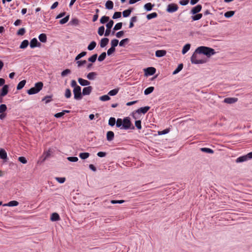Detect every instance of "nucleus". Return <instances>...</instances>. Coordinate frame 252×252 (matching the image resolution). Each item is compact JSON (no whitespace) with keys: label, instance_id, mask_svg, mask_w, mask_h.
<instances>
[{"label":"nucleus","instance_id":"f257e3e1","mask_svg":"<svg viewBox=\"0 0 252 252\" xmlns=\"http://www.w3.org/2000/svg\"><path fill=\"white\" fill-rule=\"evenodd\" d=\"M191 62L194 64H202L206 62V60L202 58V55L197 51V49L191 57Z\"/></svg>","mask_w":252,"mask_h":252},{"label":"nucleus","instance_id":"f03ea898","mask_svg":"<svg viewBox=\"0 0 252 252\" xmlns=\"http://www.w3.org/2000/svg\"><path fill=\"white\" fill-rule=\"evenodd\" d=\"M197 51L201 55L203 54L210 57L215 54L214 49L205 46H200L197 48Z\"/></svg>","mask_w":252,"mask_h":252},{"label":"nucleus","instance_id":"7ed1b4c3","mask_svg":"<svg viewBox=\"0 0 252 252\" xmlns=\"http://www.w3.org/2000/svg\"><path fill=\"white\" fill-rule=\"evenodd\" d=\"M43 84L41 82H39L35 84L34 87L28 90L27 93L30 94H33L38 93L42 90Z\"/></svg>","mask_w":252,"mask_h":252},{"label":"nucleus","instance_id":"20e7f679","mask_svg":"<svg viewBox=\"0 0 252 252\" xmlns=\"http://www.w3.org/2000/svg\"><path fill=\"white\" fill-rule=\"evenodd\" d=\"M121 129H134V126H132L129 117L125 118L123 120V126L121 127Z\"/></svg>","mask_w":252,"mask_h":252},{"label":"nucleus","instance_id":"39448f33","mask_svg":"<svg viewBox=\"0 0 252 252\" xmlns=\"http://www.w3.org/2000/svg\"><path fill=\"white\" fill-rule=\"evenodd\" d=\"M74 98L76 100H80L82 98V93H81V87L74 88L73 90Z\"/></svg>","mask_w":252,"mask_h":252},{"label":"nucleus","instance_id":"423d86ee","mask_svg":"<svg viewBox=\"0 0 252 252\" xmlns=\"http://www.w3.org/2000/svg\"><path fill=\"white\" fill-rule=\"evenodd\" d=\"M178 6L176 4L171 3L168 5L166 11L169 13H173L176 11Z\"/></svg>","mask_w":252,"mask_h":252},{"label":"nucleus","instance_id":"0eeeda50","mask_svg":"<svg viewBox=\"0 0 252 252\" xmlns=\"http://www.w3.org/2000/svg\"><path fill=\"white\" fill-rule=\"evenodd\" d=\"M145 74L146 75H152L156 72V68L153 67H149L145 69Z\"/></svg>","mask_w":252,"mask_h":252},{"label":"nucleus","instance_id":"6e6552de","mask_svg":"<svg viewBox=\"0 0 252 252\" xmlns=\"http://www.w3.org/2000/svg\"><path fill=\"white\" fill-rule=\"evenodd\" d=\"M150 109V107H149V106H145L143 107H141V108L138 109L137 110H136L135 111V113H138V114L142 113V114H144L146 113Z\"/></svg>","mask_w":252,"mask_h":252},{"label":"nucleus","instance_id":"1a4fd4ad","mask_svg":"<svg viewBox=\"0 0 252 252\" xmlns=\"http://www.w3.org/2000/svg\"><path fill=\"white\" fill-rule=\"evenodd\" d=\"M40 46V43L38 42L36 38H34L32 39L30 42V47L32 48H33L35 47H39Z\"/></svg>","mask_w":252,"mask_h":252},{"label":"nucleus","instance_id":"9d476101","mask_svg":"<svg viewBox=\"0 0 252 252\" xmlns=\"http://www.w3.org/2000/svg\"><path fill=\"white\" fill-rule=\"evenodd\" d=\"M92 87L91 86L86 87L83 88L82 94L84 95H89L92 91Z\"/></svg>","mask_w":252,"mask_h":252},{"label":"nucleus","instance_id":"9b49d317","mask_svg":"<svg viewBox=\"0 0 252 252\" xmlns=\"http://www.w3.org/2000/svg\"><path fill=\"white\" fill-rule=\"evenodd\" d=\"M78 81L79 84L82 86H89L90 84V82L89 81L83 79L81 78H79L78 79Z\"/></svg>","mask_w":252,"mask_h":252},{"label":"nucleus","instance_id":"f8f14e48","mask_svg":"<svg viewBox=\"0 0 252 252\" xmlns=\"http://www.w3.org/2000/svg\"><path fill=\"white\" fill-rule=\"evenodd\" d=\"M238 98L235 97H227L224 99V102L228 104H232L237 102Z\"/></svg>","mask_w":252,"mask_h":252},{"label":"nucleus","instance_id":"ddd939ff","mask_svg":"<svg viewBox=\"0 0 252 252\" xmlns=\"http://www.w3.org/2000/svg\"><path fill=\"white\" fill-rule=\"evenodd\" d=\"M201 9L202 6L200 4L197 5L192 8L191 10V13L192 14L197 13L201 11Z\"/></svg>","mask_w":252,"mask_h":252},{"label":"nucleus","instance_id":"4468645a","mask_svg":"<svg viewBox=\"0 0 252 252\" xmlns=\"http://www.w3.org/2000/svg\"><path fill=\"white\" fill-rule=\"evenodd\" d=\"M166 54V51L164 50H159L156 51L155 54L157 57H162L164 56Z\"/></svg>","mask_w":252,"mask_h":252},{"label":"nucleus","instance_id":"2eb2a0df","mask_svg":"<svg viewBox=\"0 0 252 252\" xmlns=\"http://www.w3.org/2000/svg\"><path fill=\"white\" fill-rule=\"evenodd\" d=\"M0 158L3 160H6L7 158V155L6 151L3 149L0 150Z\"/></svg>","mask_w":252,"mask_h":252},{"label":"nucleus","instance_id":"dca6fc26","mask_svg":"<svg viewBox=\"0 0 252 252\" xmlns=\"http://www.w3.org/2000/svg\"><path fill=\"white\" fill-rule=\"evenodd\" d=\"M97 73L95 72H91L88 74L87 76V79L90 80H93L95 79Z\"/></svg>","mask_w":252,"mask_h":252},{"label":"nucleus","instance_id":"f3484780","mask_svg":"<svg viewBox=\"0 0 252 252\" xmlns=\"http://www.w3.org/2000/svg\"><path fill=\"white\" fill-rule=\"evenodd\" d=\"M8 91V86L6 85H4L1 89L0 95L2 96H5V95H6L7 94Z\"/></svg>","mask_w":252,"mask_h":252},{"label":"nucleus","instance_id":"a211bd4d","mask_svg":"<svg viewBox=\"0 0 252 252\" xmlns=\"http://www.w3.org/2000/svg\"><path fill=\"white\" fill-rule=\"evenodd\" d=\"M109 39L107 38H103L101 39L100 46L101 48H104L108 43Z\"/></svg>","mask_w":252,"mask_h":252},{"label":"nucleus","instance_id":"6ab92c4d","mask_svg":"<svg viewBox=\"0 0 252 252\" xmlns=\"http://www.w3.org/2000/svg\"><path fill=\"white\" fill-rule=\"evenodd\" d=\"M107 140L109 141H112L114 137V133L112 131H109L106 134Z\"/></svg>","mask_w":252,"mask_h":252},{"label":"nucleus","instance_id":"aec40b11","mask_svg":"<svg viewBox=\"0 0 252 252\" xmlns=\"http://www.w3.org/2000/svg\"><path fill=\"white\" fill-rule=\"evenodd\" d=\"M50 219L53 221H57L60 220V216L58 213H54L52 214Z\"/></svg>","mask_w":252,"mask_h":252},{"label":"nucleus","instance_id":"412c9836","mask_svg":"<svg viewBox=\"0 0 252 252\" xmlns=\"http://www.w3.org/2000/svg\"><path fill=\"white\" fill-rule=\"evenodd\" d=\"M114 3L111 0H107L105 3V7L107 9H112L113 8Z\"/></svg>","mask_w":252,"mask_h":252},{"label":"nucleus","instance_id":"4be33fe9","mask_svg":"<svg viewBox=\"0 0 252 252\" xmlns=\"http://www.w3.org/2000/svg\"><path fill=\"white\" fill-rule=\"evenodd\" d=\"M248 160V156H242V157H239L238 158H237L236 160V162L238 163V162H244V161H245L246 160Z\"/></svg>","mask_w":252,"mask_h":252},{"label":"nucleus","instance_id":"5701e85b","mask_svg":"<svg viewBox=\"0 0 252 252\" xmlns=\"http://www.w3.org/2000/svg\"><path fill=\"white\" fill-rule=\"evenodd\" d=\"M26 83V81L25 80H23L20 81L18 83V84L17 86V89L18 90H21L24 87Z\"/></svg>","mask_w":252,"mask_h":252},{"label":"nucleus","instance_id":"b1692460","mask_svg":"<svg viewBox=\"0 0 252 252\" xmlns=\"http://www.w3.org/2000/svg\"><path fill=\"white\" fill-rule=\"evenodd\" d=\"M19 204V203L17 201H11L9 202L7 204H5L3 206H17Z\"/></svg>","mask_w":252,"mask_h":252},{"label":"nucleus","instance_id":"393cba45","mask_svg":"<svg viewBox=\"0 0 252 252\" xmlns=\"http://www.w3.org/2000/svg\"><path fill=\"white\" fill-rule=\"evenodd\" d=\"M39 39L42 42H46L47 41V36L45 33H41L39 35Z\"/></svg>","mask_w":252,"mask_h":252},{"label":"nucleus","instance_id":"a878e982","mask_svg":"<svg viewBox=\"0 0 252 252\" xmlns=\"http://www.w3.org/2000/svg\"><path fill=\"white\" fill-rule=\"evenodd\" d=\"M190 45L189 44H186L184 47L182 51L183 54H185L190 49Z\"/></svg>","mask_w":252,"mask_h":252},{"label":"nucleus","instance_id":"bb28decb","mask_svg":"<svg viewBox=\"0 0 252 252\" xmlns=\"http://www.w3.org/2000/svg\"><path fill=\"white\" fill-rule=\"evenodd\" d=\"M96 43L95 41H92L88 46V49L90 51L93 50L96 46Z\"/></svg>","mask_w":252,"mask_h":252},{"label":"nucleus","instance_id":"cd10ccee","mask_svg":"<svg viewBox=\"0 0 252 252\" xmlns=\"http://www.w3.org/2000/svg\"><path fill=\"white\" fill-rule=\"evenodd\" d=\"M29 45V41L27 40L23 41L20 46L21 49L26 48Z\"/></svg>","mask_w":252,"mask_h":252},{"label":"nucleus","instance_id":"c85d7f7f","mask_svg":"<svg viewBox=\"0 0 252 252\" xmlns=\"http://www.w3.org/2000/svg\"><path fill=\"white\" fill-rule=\"evenodd\" d=\"M90 154L89 153H81L79 154V157L82 159H85L89 158Z\"/></svg>","mask_w":252,"mask_h":252},{"label":"nucleus","instance_id":"c756f323","mask_svg":"<svg viewBox=\"0 0 252 252\" xmlns=\"http://www.w3.org/2000/svg\"><path fill=\"white\" fill-rule=\"evenodd\" d=\"M154 90V87H150L147 88L146 89H145V90L144 91V94L145 95H148V94L152 93L153 92Z\"/></svg>","mask_w":252,"mask_h":252},{"label":"nucleus","instance_id":"7c9ffc66","mask_svg":"<svg viewBox=\"0 0 252 252\" xmlns=\"http://www.w3.org/2000/svg\"><path fill=\"white\" fill-rule=\"evenodd\" d=\"M109 20V17H108V16H102L100 20V22L101 23V24H104L106 22H108Z\"/></svg>","mask_w":252,"mask_h":252},{"label":"nucleus","instance_id":"2f4dec72","mask_svg":"<svg viewBox=\"0 0 252 252\" xmlns=\"http://www.w3.org/2000/svg\"><path fill=\"white\" fill-rule=\"evenodd\" d=\"M69 112V111H68V110H64L63 112L56 113L54 115V116L56 118H60V117L63 116L64 115L65 113H68Z\"/></svg>","mask_w":252,"mask_h":252},{"label":"nucleus","instance_id":"473e14b6","mask_svg":"<svg viewBox=\"0 0 252 252\" xmlns=\"http://www.w3.org/2000/svg\"><path fill=\"white\" fill-rule=\"evenodd\" d=\"M183 64H180L177 68L173 72V74L175 75L180 72L183 68Z\"/></svg>","mask_w":252,"mask_h":252},{"label":"nucleus","instance_id":"72a5a7b5","mask_svg":"<svg viewBox=\"0 0 252 252\" xmlns=\"http://www.w3.org/2000/svg\"><path fill=\"white\" fill-rule=\"evenodd\" d=\"M119 43V40L116 39H114L111 40V45L112 48H115V47H116Z\"/></svg>","mask_w":252,"mask_h":252},{"label":"nucleus","instance_id":"f704fd0d","mask_svg":"<svg viewBox=\"0 0 252 252\" xmlns=\"http://www.w3.org/2000/svg\"><path fill=\"white\" fill-rule=\"evenodd\" d=\"M200 150L203 152H205L210 154H213L214 153L213 150L208 148H202L200 149Z\"/></svg>","mask_w":252,"mask_h":252},{"label":"nucleus","instance_id":"c9c22d12","mask_svg":"<svg viewBox=\"0 0 252 252\" xmlns=\"http://www.w3.org/2000/svg\"><path fill=\"white\" fill-rule=\"evenodd\" d=\"M235 12L234 11H229L224 13V16L226 18H230L234 15Z\"/></svg>","mask_w":252,"mask_h":252},{"label":"nucleus","instance_id":"e433bc0d","mask_svg":"<svg viewBox=\"0 0 252 252\" xmlns=\"http://www.w3.org/2000/svg\"><path fill=\"white\" fill-rule=\"evenodd\" d=\"M64 96L66 98H69L71 96V92L70 89H66L65 91Z\"/></svg>","mask_w":252,"mask_h":252},{"label":"nucleus","instance_id":"4c0bfd02","mask_svg":"<svg viewBox=\"0 0 252 252\" xmlns=\"http://www.w3.org/2000/svg\"><path fill=\"white\" fill-rule=\"evenodd\" d=\"M158 14L156 12H153L147 15V18L149 20L157 17Z\"/></svg>","mask_w":252,"mask_h":252},{"label":"nucleus","instance_id":"58836bf2","mask_svg":"<svg viewBox=\"0 0 252 252\" xmlns=\"http://www.w3.org/2000/svg\"><path fill=\"white\" fill-rule=\"evenodd\" d=\"M87 54V52H81V53L79 54L75 58V61H78L80 59H81V58L83 57L84 56H85Z\"/></svg>","mask_w":252,"mask_h":252},{"label":"nucleus","instance_id":"ea45409f","mask_svg":"<svg viewBox=\"0 0 252 252\" xmlns=\"http://www.w3.org/2000/svg\"><path fill=\"white\" fill-rule=\"evenodd\" d=\"M116 126L118 127H120L123 126V120L121 119H118L117 121L116 122Z\"/></svg>","mask_w":252,"mask_h":252},{"label":"nucleus","instance_id":"a19ab883","mask_svg":"<svg viewBox=\"0 0 252 252\" xmlns=\"http://www.w3.org/2000/svg\"><path fill=\"white\" fill-rule=\"evenodd\" d=\"M106 54L105 52H103L98 58V61L99 62L103 61L106 58Z\"/></svg>","mask_w":252,"mask_h":252},{"label":"nucleus","instance_id":"79ce46f5","mask_svg":"<svg viewBox=\"0 0 252 252\" xmlns=\"http://www.w3.org/2000/svg\"><path fill=\"white\" fill-rule=\"evenodd\" d=\"M97 55L96 54H95L92 56L91 57H90L88 59V61L92 63H94L95 62L96 58H97Z\"/></svg>","mask_w":252,"mask_h":252},{"label":"nucleus","instance_id":"37998d69","mask_svg":"<svg viewBox=\"0 0 252 252\" xmlns=\"http://www.w3.org/2000/svg\"><path fill=\"white\" fill-rule=\"evenodd\" d=\"M153 5H152L151 3H147L144 5V8L147 11H150L152 10L153 8Z\"/></svg>","mask_w":252,"mask_h":252},{"label":"nucleus","instance_id":"c03bdc74","mask_svg":"<svg viewBox=\"0 0 252 252\" xmlns=\"http://www.w3.org/2000/svg\"><path fill=\"white\" fill-rule=\"evenodd\" d=\"M116 123L115 118L111 117L109 119L108 124L110 126H114Z\"/></svg>","mask_w":252,"mask_h":252},{"label":"nucleus","instance_id":"a18cd8bd","mask_svg":"<svg viewBox=\"0 0 252 252\" xmlns=\"http://www.w3.org/2000/svg\"><path fill=\"white\" fill-rule=\"evenodd\" d=\"M122 23H118L116 24L113 28V30L115 31L120 30L122 27Z\"/></svg>","mask_w":252,"mask_h":252},{"label":"nucleus","instance_id":"49530a36","mask_svg":"<svg viewBox=\"0 0 252 252\" xmlns=\"http://www.w3.org/2000/svg\"><path fill=\"white\" fill-rule=\"evenodd\" d=\"M118 91H119V89H113V90L109 91V92L108 93V94H109L111 96L115 95L116 94H117V93H118Z\"/></svg>","mask_w":252,"mask_h":252},{"label":"nucleus","instance_id":"de8ad7c7","mask_svg":"<svg viewBox=\"0 0 252 252\" xmlns=\"http://www.w3.org/2000/svg\"><path fill=\"white\" fill-rule=\"evenodd\" d=\"M131 9H127L123 11V15L124 17H128L131 13Z\"/></svg>","mask_w":252,"mask_h":252},{"label":"nucleus","instance_id":"09e8293b","mask_svg":"<svg viewBox=\"0 0 252 252\" xmlns=\"http://www.w3.org/2000/svg\"><path fill=\"white\" fill-rule=\"evenodd\" d=\"M104 27L103 26L100 27L98 29V34L100 36H102L104 34Z\"/></svg>","mask_w":252,"mask_h":252},{"label":"nucleus","instance_id":"8fccbe9b","mask_svg":"<svg viewBox=\"0 0 252 252\" xmlns=\"http://www.w3.org/2000/svg\"><path fill=\"white\" fill-rule=\"evenodd\" d=\"M99 99L103 101H107L110 99V97L108 95H104L99 97Z\"/></svg>","mask_w":252,"mask_h":252},{"label":"nucleus","instance_id":"3c124183","mask_svg":"<svg viewBox=\"0 0 252 252\" xmlns=\"http://www.w3.org/2000/svg\"><path fill=\"white\" fill-rule=\"evenodd\" d=\"M86 63H87V62L86 60H83V61L78 60L76 62V63L77 64V66L78 67L82 66V65H84Z\"/></svg>","mask_w":252,"mask_h":252},{"label":"nucleus","instance_id":"603ef678","mask_svg":"<svg viewBox=\"0 0 252 252\" xmlns=\"http://www.w3.org/2000/svg\"><path fill=\"white\" fill-rule=\"evenodd\" d=\"M79 20L76 18L72 19L70 22V24L71 25H75V26L78 25L79 24Z\"/></svg>","mask_w":252,"mask_h":252},{"label":"nucleus","instance_id":"864d4df0","mask_svg":"<svg viewBox=\"0 0 252 252\" xmlns=\"http://www.w3.org/2000/svg\"><path fill=\"white\" fill-rule=\"evenodd\" d=\"M135 126L138 129L142 128L141 122L140 120H137L135 122Z\"/></svg>","mask_w":252,"mask_h":252},{"label":"nucleus","instance_id":"5fc2aeb1","mask_svg":"<svg viewBox=\"0 0 252 252\" xmlns=\"http://www.w3.org/2000/svg\"><path fill=\"white\" fill-rule=\"evenodd\" d=\"M202 17V14H197L192 17V19L193 21H196L200 19Z\"/></svg>","mask_w":252,"mask_h":252},{"label":"nucleus","instance_id":"6e6d98bb","mask_svg":"<svg viewBox=\"0 0 252 252\" xmlns=\"http://www.w3.org/2000/svg\"><path fill=\"white\" fill-rule=\"evenodd\" d=\"M69 18V15L66 16V17H65L64 18H63V19H61L60 21V23L61 24H64L66 23L68 21Z\"/></svg>","mask_w":252,"mask_h":252},{"label":"nucleus","instance_id":"4d7b16f0","mask_svg":"<svg viewBox=\"0 0 252 252\" xmlns=\"http://www.w3.org/2000/svg\"><path fill=\"white\" fill-rule=\"evenodd\" d=\"M71 72V71L69 69H66L65 70H63L61 73V76L62 77H64L65 76H66L67 75L70 74Z\"/></svg>","mask_w":252,"mask_h":252},{"label":"nucleus","instance_id":"13d9d810","mask_svg":"<svg viewBox=\"0 0 252 252\" xmlns=\"http://www.w3.org/2000/svg\"><path fill=\"white\" fill-rule=\"evenodd\" d=\"M121 12H115L113 15V19H115L117 18H119L121 17Z\"/></svg>","mask_w":252,"mask_h":252},{"label":"nucleus","instance_id":"bf43d9fd","mask_svg":"<svg viewBox=\"0 0 252 252\" xmlns=\"http://www.w3.org/2000/svg\"><path fill=\"white\" fill-rule=\"evenodd\" d=\"M18 160L23 164H26L28 162L27 159L24 157H19Z\"/></svg>","mask_w":252,"mask_h":252},{"label":"nucleus","instance_id":"052dcab7","mask_svg":"<svg viewBox=\"0 0 252 252\" xmlns=\"http://www.w3.org/2000/svg\"><path fill=\"white\" fill-rule=\"evenodd\" d=\"M55 179L61 184L63 183L65 181V178L64 177H56Z\"/></svg>","mask_w":252,"mask_h":252},{"label":"nucleus","instance_id":"680f3d73","mask_svg":"<svg viewBox=\"0 0 252 252\" xmlns=\"http://www.w3.org/2000/svg\"><path fill=\"white\" fill-rule=\"evenodd\" d=\"M67 159L71 162H76L78 161V158L77 157H69L67 158Z\"/></svg>","mask_w":252,"mask_h":252},{"label":"nucleus","instance_id":"e2e57ef3","mask_svg":"<svg viewBox=\"0 0 252 252\" xmlns=\"http://www.w3.org/2000/svg\"><path fill=\"white\" fill-rule=\"evenodd\" d=\"M7 107L5 104H1L0 105V113H2L6 111Z\"/></svg>","mask_w":252,"mask_h":252},{"label":"nucleus","instance_id":"0e129e2a","mask_svg":"<svg viewBox=\"0 0 252 252\" xmlns=\"http://www.w3.org/2000/svg\"><path fill=\"white\" fill-rule=\"evenodd\" d=\"M113 24L114 22L113 20L109 21L106 25V28L111 29L113 27Z\"/></svg>","mask_w":252,"mask_h":252},{"label":"nucleus","instance_id":"69168bd1","mask_svg":"<svg viewBox=\"0 0 252 252\" xmlns=\"http://www.w3.org/2000/svg\"><path fill=\"white\" fill-rule=\"evenodd\" d=\"M25 29L24 28L20 29L17 32V34L19 35H23L25 33Z\"/></svg>","mask_w":252,"mask_h":252},{"label":"nucleus","instance_id":"338daca9","mask_svg":"<svg viewBox=\"0 0 252 252\" xmlns=\"http://www.w3.org/2000/svg\"><path fill=\"white\" fill-rule=\"evenodd\" d=\"M71 86L74 88H76L80 87L79 86L77 85V83L75 80H72L71 81Z\"/></svg>","mask_w":252,"mask_h":252},{"label":"nucleus","instance_id":"774afa93","mask_svg":"<svg viewBox=\"0 0 252 252\" xmlns=\"http://www.w3.org/2000/svg\"><path fill=\"white\" fill-rule=\"evenodd\" d=\"M51 96H46L43 99L42 101H45L46 103L49 102L51 101Z\"/></svg>","mask_w":252,"mask_h":252}]
</instances>
